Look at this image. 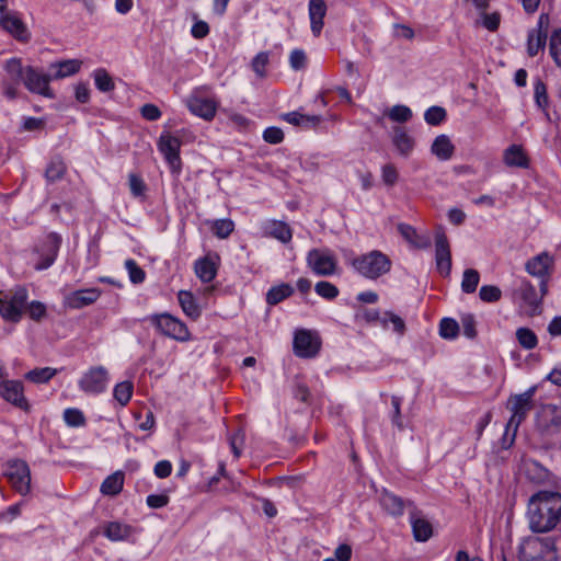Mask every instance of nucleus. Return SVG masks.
Masks as SVG:
<instances>
[{"mask_svg": "<svg viewBox=\"0 0 561 561\" xmlns=\"http://www.w3.org/2000/svg\"><path fill=\"white\" fill-rule=\"evenodd\" d=\"M561 517V494L559 492L539 491L528 504L529 527L535 533L553 529Z\"/></svg>", "mask_w": 561, "mask_h": 561, "instance_id": "obj_1", "label": "nucleus"}, {"mask_svg": "<svg viewBox=\"0 0 561 561\" xmlns=\"http://www.w3.org/2000/svg\"><path fill=\"white\" fill-rule=\"evenodd\" d=\"M536 391L537 387L533 386L523 393L511 396L507 400L506 408L511 411L512 415L506 424L505 434L512 432L510 445L513 444L519 425L534 408L533 399Z\"/></svg>", "mask_w": 561, "mask_h": 561, "instance_id": "obj_2", "label": "nucleus"}, {"mask_svg": "<svg viewBox=\"0 0 561 561\" xmlns=\"http://www.w3.org/2000/svg\"><path fill=\"white\" fill-rule=\"evenodd\" d=\"M557 558L554 540L550 537L529 536L518 546L519 561H556Z\"/></svg>", "mask_w": 561, "mask_h": 561, "instance_id": "obj_3", "label": "nucleus"}, {"mask_svg": "<svg viewBox=\"0 0 561 561\" xmlns=\"http://www.w3.org/2000/svg\"><path fill=\"white\" fill-rule=\"evenodd\" d=\"M351 265L362 276L377 279L391 270V260L378 250H373L352 260Z\"/></svg>", "mask_w": 561, "mask_h": 561, "instance_id": "obj_4", "label": "nucleus"}, {"mask_svg": "<svg viewBox=\"0 0 561 561\" xmlns=\"http://www.w3.org/2000/svg\"><path fill=\"white\" fill-rule=\"evenodd\" d=\"M147 320L164 336L180 342L191 340V333L186 324L168 312L151 314Z\"/></svg>", "mask_w": 561, "mask_h": 561, "instance_id": "obj_5", "label": "nucleus"}, {"mask_svg": "<svg viewBox=\"0 0 561 561\" xmlns=\"http://www.w3.org/2000/svg\"><path fill=\"white\" fill-rule=\"evenodd\" d=\"M308 267L317 276H332L337 270V259L330 249H311L306 257Z\"/></svg>", "mask_w": 561, "mask_h": 561, "instance_id": "obj_6", "label": "nucleus"}, {"mask_svg": "<svg viewBox=\"0 0 561 561\" xmlns=\"http://www.w3.org/2000/svg\"><path fill=\"white\" fill-rule=\"evenodd\" d=\"M27 290L24 287H16L10 295L0 297V314L11 322H19L27 300Z\"/></svg>", "mask_w": 561, "mask_h": 561, "instance_id": "obj_7", "label": "nucleus"}, {"mask_svg": "<svg viewBox=\"0 0 561 561\" xmlns=\"http://www.w3.org/2000/svg\"><path fill=\"white\" fill-rule=\"evenodd\" d=\"M61 237L56 232L48 233L43 242L36 247L34 268L36 271H44L50 267L58 254Z\"/></svg>", "mask_w": 561, "mask_h": 561, "instance_id": "obj_8", "label": "nucleus"}, {"mask_svg": "<svg viewBox=\"0 0 561 561\" xmlns=\"http://www.w3.org/2000/svg\"><path fill=\"white\" fill-rule=\"evenodd\" d=\"M108 380V370L104 366H93L82 375L78 385L85 393L99 394L106 390Z\"/></svg>", "mask_w": 561, "mask_h": 561, "instance_id": "obj_9", "label": "nucleus"}, {"mask_svg": "<svg viewBox=\"0 0 561 561\" xmlns=\"http://www.w3.org/2000/svg\"><path fill=\"white\" fill-rule=\"evenodd\" d=\"M181 141L178 137L172 136L170 133H162L158 140V149L163 154L168 162L171 172L180 174L182 162L180 158Z\"/></svg>", "mask_w": 561, "mask_h": 561, "instance_id": "obj_10", "label": "nucleus"}, {"mask_svg": "<svg viewBox=\"0 0 561 561\" xmlns=\"http://www.w3.org/2000/svg\"><path fill=\"white\" fill-rule=\"evenodd\" d=\"M5 476L16 492L26 495L31 489V473L24 460L15 459L8 462Z\"/></svg>", "mask_w": 561, "mask_h": 561, "instance_id": "obj_11", "label": "nucleus"}, {"mask_svg": "<svg viewBox=\"0 0 561 561\" xmlns=\"http://www.w3.org/2000/svg\"><path fill=\"white\" fill-rule=\"evenodd\" d=\"M50 81V73H44L35 67L26 66V75L23 84L31 93L55 99L56 95L49 87Z\"/></svg>", "mask_w": 561, "mask_h": 561, "instance_id": "obj_12", "label": "nucleus"}, {"mask_svg": "<svg viewBox=\"0 0 561 561\" xmlns=\"http://www.w3.org/2000/svg\"><path fill=\"white\" fill-rule=\"evenodd\" d=\"M0 397L25 412L31 408L24 396V385L21 380L5 379L0 382Z\"/></svg>", "mask_w": 561, "mask_h": 561, "instance_id": "obj_13", "label": "nucleus"}, {"mask_svg": "<svg viewBox=\"0 0 561 561\" xmlns=\"http://www.w3.org/2000/svg\"><path fill=\"white\" fill-rule=\"evenodd\" d=\"M540 291L541 294L538 295L534 285L526 278L517 279L514 284V293L518 295L523 301L533 309L534 312L539 309L542 297L547 293V280L540 282Z\"/></svg>", "mask_w": 561, "mask_h": 561, "instance_id": "obj_14", "label": "nucleus"}, {"mask_svg": "<svg viewBox=\"0 0 561 561\" xmlns=\"http://www.w3.org/2000/svg\"><path fill=\"white\" fill-rule=\"evenodd\" d=\"M190 112L205 121H211L217 112L218 103L210 98H203L195 90L186 100Z\"/></svg>", "mask_w": 561, "mask_h": 561, "instance_id": "obj_15", "label": "nucleus"}, {"mask_svg": "<svg viewBox=\"0 0 561 561\" xmlns=\"http://www.w3.org/2000/svg\"><path fill=\"white\" fill-rule=\"evenodd\" d=\"M320 350V342L309 330H298L294 337V352L304 358L314 357Z\"/></svg>", "mask_w": 561, "mask_h": 561, "instance_id": "obj_16", "label": "nucleus"}, {"mask_svg": "<svg viewBox=\"0 0 561 561\" xmlns=\"http://www.w3.org/2000/svg\"><path fill=\"white\" fill-rule=\"evenodd\" d=\"M435 262L438 272L448 276L451 271V253L448 239L443 230L435 234Z\"/></svg>", "mask_w": 561, "mask_h": 561, "instance_id": "obj_17", "label": "nucleus"}, {"mask_svg": "<svg viewBox=\"0 0 561 561\" xmlns=\"http://www.w3.org/2000/svg\"><path fill=\"white\" fill-rule=\"evenodd\" d=\"M101 296V289L96 287L78 289L64 296L62 304L69 309H81L94 304Z\"/></svg>", "mask_w": 561, "mask_h": 561, "instance_id": "obj_18", "label": "nucleus"}, {"mask_svg": "<svg viewBox=\"0 0 561 561\" xmlns=\"http://www.w3.org/2000/svg\"><path fill=\"white\" fill-rule=\"evenodd\" d=\"M0 25L19 41H27L30 37L22 20L15 14L7 12V9L2 10L0 13Z\"/></svg>", "mask_w": 561, "mask_h": 561, "instance_id": "obj_19", "label": "nucleus"}, {"mask_svg": "<svg viewBox=\"0 0 561 561\" xmlns=\"http://www.w3.org/2000/svg\"><path fill=\"white\" fill-rule=\"evenodd\" d=\"M552 263V257L547 252H542L528 260L525 267L530 275L539 277L541 280H546Z\"/></svg>", "mask_w": 561, "mask_h": 561, "instance_id": "obj_20", "label": "nucleus"}, {"mask_svg": "<svg viewBox=\"0 0 561 561\" xmlns=\"http://www.w3.org/2000/svg\"><path fill=\"white\" fill-rule=\"evenodd\" d=\"M82 61L79 59H66L49 65L51 80H59L78 73Z\"/></svg>", "mask_w": 561, "mask_h": 561, "instance_id": "obj_21", "label": "nucleus"}, {"mask_svg": "<svg viewBox=\"0 0 561 561\" xmlns=\"http://www.w3.org/2000/svg\"><path fill=\"white\" fill-rule=\"evenodd\" d=\"M310 27L314 36H319L323 28V19L327 14L324 0H310L308 5Z\"/></svg>", "mask_w": 561, "mask_h": 561, "instance_id": "obj_22", "label": "nucleus"}, {"mask_svg": "<svg viewBox=\"0 0 561 561\" xmlns=\"http://www.w3.org/2000/svg\"><path fill=\"white\" fill-rule=\"evenodd\" d=\"M399 233L409 242L413 248L427 249L432 244V240L427 234H420L414 227L408 224H399L397 227Z\"/></svg>", "mask_w": 561, "mask_h": 561, "instance_id": "obj_23", "label": "nucleus"}, {"mask_svg": "<svg viewBox=\"0 0 561 561\" xmlns=\"http://www.w3.org/2000/svg\"><path fill=\"white\" fill-rule=\"evenodd\" d=\"M503 161L510 168L527 169L529 158L520 145H511L504 150Z\"/></svg>", "mask_w": 561, "mask_h": 561, "instance_id": "obj_24", "label": "nucleus"}, {"mask_svg": "<svg viewBox=\"0 0 561 561\" xmlns=\"http://www.w3.org/2000/svg\"><path fill=\"white\" fill-rule=\"evenodd\" d=\"M133 534L134 528L121 522H108L103 527V535L111 541L127 540Z\"/></svg>", "mask_w": 561, "mask_h": 561, "instance_id": "obj_25", "label": "nucleus"}, {"mask_svg": "<svg viewBox=\"0 0 561 561\" xmlns=\"http://www.w3.org/2000/svg\"><path fill=\"white\" fill-rule=\"evenodd\" d=\"M392 144L401 156L408 157L413 151L415 141L404 128L394 127Z\"/></svg>", "mask_w": 561, "mask_h": 561, "instance_id": "obj_26", "label": "nucleus"}, {"mask_svg": "<svg viewBox=\"0 0 561 561\" xmlns=\"http://www.w3.org/2000/svg\"><path fill=\"white\" fill-rule=\"evenodd\" d=\"M381 507L393 516H400L404 511V501L396 494L383 490L379 499Z\"/></svg>", "mask_w": 561, "mask_h": 561, "instance_id": "obj_27", "label": "nucleus"}, {"mask_svg": "<svg viewBox=\"0 0 561 561\" xmlns=\"http://www.w3.org/2000/svg\"><path fill=\"white\" fill-rule=\"evenodd\" d=\"M455 147L446 135L437 136L431 147V151L439 160H449L454 154Z\"/></svg>", "mask_w": 561, "mask_h": 561, "instance_id": "obj_28", "label": "nucleus"}, {"mask_svg": "<svg viewBox=\"0 0 561 561\" xmlns=\"http://www.w3.org/2000/svg\"><path fill=\"white\" fill-rule=\"evenodd\" d=\"M178 300L183 312L191 319L196 320L201 317V308L196 304V299L191 291L180 290Z\"/></svg>", "mask_w": 561, "mask_h": 561, "instance_id": "obj_29", "label": "nucleus"}, {"mask_svg": "<svg viewBox=\"0 0 561 561\" xmlns=\"http://www.w3.org/2000/svg\"><path fill=\"white\" fill-rule=\"evenodd\" d=\"M282 118L291 125L302 127H314L322 121L320 115H306L297 111L286 113Z\"/></svg>", "mask_w": 561, "mask_h": 561, "instance_id": "obj_30", "label": "nucleus"}, {"mask_svg": "<svg viewBox=\"0 0 561 561\" xmlns=\"http://www.w3.org/2000/svg\"><path fill=\"white\" fill-rule=\"evenodd\" d=\"M196 276L203 283L211 282L217 275V268L215 263L209 257H203L195 262L194 265Z\"/></svg>", "mask_w": 561, "mask_h": 561, "instance_id": "obj_31", "label": "nucleus"}, {"mask_svg": "<svg viewBox=\"0 0 561 561\" xmlns=\"http://www.w3.org/2000/svg\"><path fill=\"white\" fill-rule=\"evenodd\" d=\"M294 287L290 284L282 283L271 287L266 293V302L275 306L294 294Z\"/></svg>", "mask_w": 561, "mask_h": 561, "instance_id": "obj_32", "label": "nucleus"}, {"mask_svg": "<svg viewBox=\"0 0 561 561\" xmlns=\"http://www.w3.org/2000/svg\"><path fill=\"white\" fill-rule=\"evenodd\" d=\"M124 485V473L116 471L110 474L101 484L100 491L104 495H117Z\"/></svg>", "mask_w": 561, "mask_h": 561, "instance_id": "obj_33", "label": "nucleus"}, {"mask_svg": "<svg viewBox=\"0 0 561 561\" xmlns=\"http://www.w3.org/2000/svg\"><path fill=\"white\" fill-rule=\"evenodd\" d=\"M266 231L270 236L279 240L283 243H288L293 238L290 227L284 221H270L266 226Z\"/></svg>", "mask_w": 561, "mask_h": 561, "instance_id": "obj_34", "label": "nucleus"}, {"mask_svg": "<svg viewBox=\"0 0 561 561\" xmlns=\"http://www.w3.org/2000/svg\"><path fill=\"white\" fill-rule=\"evenodd\" d=\"M547 38V34L541 31H529L527 36L528 56L535 57L540 50H543Z\"/></svg>", "mask_w": 561, "mask_h": 561, "instance_id": "obj_35", "label": "nucleus"}, {"mask_svg": "<svg viewBox=\"0 0 561 561\" xmlns=\"http://www.w3.org/2000/svg\"><path fill=\"white\" fill-rule=\"evenodd\" d=\"M4 70L11 81H13L16 84L21 82L23 83L26 75V67L22 65L21 59L11 58L7 60L4 65Z\"/></svg>", "mask_w": 561, "mask_h": 561, "instance_id": "obj_36", "label": "nucleus"}, {"mask_svg": "<svg viewBox=\"0 0 561 561\" xmlns=\"http://www.w3.org/2000/svg\"><path fill=\"white\" fill-rule=\"evenodd\" d=\"M57 374L56 368L51 367H42V368H34L30 371H27L24 377L26 380L34 382V383H47L50 379H53Z\"/></svg>", "mask_w": 561, "mask_h": 561, "instance_id": "obj_37", "label": "nucleus"}, {"mask_svg": "<svg viewBox=\"0 0 561 561\" xmlns=\"http://www.w3.org/2000/svg\"><path fill=\"white\" fill-rule=\"evenodd\" d=\"M92 77L96 89L101 92H111L115 89L113 78L110 76L106 69L98 68L93 71Z\"/></svg>", "mask_w": 561, "mask_h": 561, "instance_id": "obj_38", "label": "nucleus"}, {"mask_svg": "<svg viewBox=\"0 0 561 561\" xmlns=\"http://www.w3.org/2000/svg\"><path fill=\"white\" fill-rule=\"evenodd\" d=\"M413 535L417 541H426L433 534L432 525L423 518H411Z\"/></svg>", "mask_w": 561, "mask_h": 561, "instance_id": "obj_39", "label": "nucleus"}, {"mask_svg": "<svg viewBox=\"0 0 561 561\" xmlns=\"http://www.w3.org/2000/svg\"><path fill=\"white\" fill-rule=\"evenodd\" d=\"M66 170L67 168L64 161L60 158H54L46 168L45 178L47 182L54 183L65 175Z\"/></svg>", "mask_w": 561, "mask_h": 561, "instance_id": "obj_40", "label": "nucleus"}, {"mask_svg": "<svg viewBox=\"0 0 561 561\" xmlns=\"http://www.w3.org/2000/svg\"><path fill=\"white\" fill-rule=\"evenodd\" d=\"M515 334L519 345L524 350L530 351L537 347L538 337L533 330L523 327L518 328Z\"/></svg>", "mask_w": 561, "mask_h": 561, "instance_id": "obj_41", "label": "nucleus"}, {"mask_svg": "<svg viewBox=\"0 0 561 561\" xmlns=\"http://www.w3.org/2000/svg\"><path fill=\"white\" fill-rule=\"evenodd\" d=\"M134 385L131 381L118 382L113 390L114 399L121 404L126 405L133 396Z\"/></svg>", "mask_w": 561, "mask_h": 561, "instance_id": "obj_42", "label": "nucleus"}, {"mask_svg": "<svg viewBox=\"0 0 561 561\" xmlns=\"http://www.w3.org/2000/svg\"><path fill=\"white\" fill-rule=\"evenodd\" d=\"M480 275L477 270L468 268L463 272L461 280V289L466 294H472L477 290Z\"/></svg>", "mask_w": 561, "mask_h": 561, "instance_id": "obj_43", "label": "nucleus"}, {"mask_svg": "<svg viewBox=\"0 0 561 561\" xmlns=\"http://www.w3.org/2000/svg\"><path fill=\"white\" fill-rule=\"evenodd\" d=\"M549 53L554 64L561 68V28L554 30L550 35Z\"/></svg>", "mask_w": 561, "mask_h": 561, "instance_id": "obj_44", "label": "nucleus"}, {"mask_svg": "<svg viewBox=\"0 0 561 561\" xmlns=\"http://www.w3.org/2000/svg\"><path fill=\"white\" fill-rule=\"evenodd\" d=\"M270 64V53L261 51L251 61V68L256 77L262 79L266 76V66Z\"/></svg>", "mask_w": 561, "mask_h": 561, "instance_id": "obj_45", "label": "nucleus"}, {"mask_svg": "<svg viewBox=\"0 0 561 561\" xmlns=\"http://www.w3.org/2000/svg\"><path fill=\"white\" fill-rule=\"evenodd\" d=\"M234 229V224L231 219H217L213 222L211 230L219 239L228 238Z\"/></svg>", "mask_w": 561, "mask_h": 561, "instance_id": "obj_46", "label": "nucleus"}, {"mask_svg": "<svg viewBox=\"0 0 561 561\" xmlns=\"http://www.w3.org/2000/svg\"><path fill=\"white\" fill-rule=\"evenodd\" d=\"M380 323L382 324L383 328H387L388 323H391L392 330L399 335H403L405 332L404 320L390 311L385 312L383 317L380 320Z\"/></svg>", "mask_w": 561, "mask_h": 561, "instance_id": "obj_47", "label": "nucleus"}, {"mask_svg": "<svg viewBox=\"0 0 561 561\" xmlns=\"http://www.w3.org/2000/svg\"><path fill=\"white\" fill-rule=\"evenodd\" d=\"M387 116L392 122L407 123L412 118V111L405 105L398 104L388 111Z\"/></svg>", "mask_w": 561, "mask_h": 561, "instance_id": "obj_48", "label": "nucleus"}, {"mask_svg": "<svg viewBox=\"0 0 561 561\" xmlns=\"http://www.w3.org/2000/svg\"><path fill=\"white\" fill-rule=\"evenodd\" d=\"M446 110L442 106H431L425 111L424 119L428 125L437 126L446 119Z\"/></svg>", "mask_w": 561, "mask_h": 561, "instance_id": "obj_49", "label": "nucleus"}, {"mask_svg": "<svg viewBox=\"0 0 561 561\" xmlns=\"http://www.w3.org/2000/svg\"><path fill=\"white\" fill-rule=\"evenodd\" d=\"M314 290L320 297L327 300L335 299L340 293L339 288L334 284L327 280L318 282L314 286Z\"/></svg>", "mask_w": 561, "mask_h": 561, "instance_id": "obj_50", "label": "nucleus"}, {"mask_svg": "<svg viewBox=\"0 0 561 561\" xmlns=\"http://www.w3.org/2000/svg\"><path fill=\"white\" fill-rule=\"evenodd\" d=\"M459 333V324L451 318H444L439 323V334L444 339H455Z\"/></svg>", "mask_w": 561, "mask_h": 561, "instance_id": "obj_51", "label": "nucleus"}, {"mask_svg": "<svg viewBox=\"0 0 561 561\" xmlns=\"http://www.w3.org/2000/svg\"><path fill=\"white\" fill-rule=\"evenodd\" d=\"M534 96L536 104L539 108L546 111L549 104V98L547 93V87L542 80L537 79L534 84Z\"/></svg>", "mask_w": 561, "mask_h": 561, "instance_id": "obj_52", "label": "nucleus"}, {"mask_svg": "<svg viewBox=\"0 0 561 561\" xmlns=\"http://www.w3.org/2000/svg\"><path fill=\"white\" fill-rule=\"evenodd\" d=\"M64 420L67 425L72 427L82 426L85 423L83 413L75 408H69L64 411Z\"/></svg>", "mask_w": 561, "mask_h": 561, "instance_id": "obj_53", "label": "nucleus"}, {"mask_svg": "<svg viewBox=\"0 0 561 561\" xmlns=\"http://www.w3.org/2000/svg\"><path fill=\"white\" fill-rule=\"evenodd\" d=\"M125 267L128 272L129 279L134 284H140L145 280V271L136 263L135 260L129 259L125 262Z\"/></svg>", "mask_w": 561, "mask_h": 561, "instance_id": "obj_54", "label": "nucleus"}, {"mask_svg": "<svg viewBox=\"0 0 561 561\" xmlns=\"http://www.w3.org/2000/svg\"><path fill=\"white\" fill-rule=\"evenodd\" d=\"M502 291L497 286L484 285L480 288L479 297L484 302H495L501 299Z\"/></svg>", "mask_w": 561, "mask_h": 561, "instance_id": "obj_55", "label": "nucleus"}, {"mask_svg": "<svg viewBox=\"0 0 561 561\" xmlns=\"http://www.w3.org/2000/svg\"><path fill=\"white\" fill-rule=\"evenodd\" d=\"M128 181H129V188H130L133 196H135V197L144 196V194L146 192V184H145L144 180L139 175H137L135 173H130L128 176Z\"/></svg>", "mask_w": 561, "mask_h": 561, "instance_id": "obj_56", "label": "nucleus"}, {"mask_svg": "<svg viewBox=\"0 0 561 561\" xmlns=\"http://www.w3.org/2000/svg\"><path fill=\"white\" fill-rule=\"evenodd\" d=\"M264 141L277 145L284 140V133L279 127L271 126L263 131Z\"/></svg>", "mask_w": 561, "mask_h": 561, "instance_id": "obj_57", "label": "nucleus"}, {"mask_svg": "<svg viewBox=\"0 0 561 561\" xmlns=\"http://www.w3.org/2000/svg\"><path fill=\"white\" fill-rule=\"evenodd\" d=\"M289 64L294 70H300L306 67L307 56L302 49H294L289 56Z\"/></svg>", "mask_w": 561, "mask_h": 561, "instance_id": "obj_58", "label": "nucleus"}, {"mask_svg": "<svg viewBox=\"0 0 561 561\" xmlns=\"http://www.w3.org/2000/svg\"><path fill=\"white\" fill-rule=\"evenodd\" d=\"M382 181L388 186H393L399 178L398 171L393 164H386L381 170Z\"/></svg>", "mask_w": 561, "mask_h": 561, "instance_id": "obj_59", "label": "nucleus"}, {"mask_svg": "<svg viewBox=\"0 0 561 561\" xmlns=\"http://www.w3.org/2000/svg\"><path fill=\"white\" fill-rule=\"evenodd\" d=\"M391 405L393 408V412L391 415V422L393 425H396L399 430H403V423L401 419V398L397 396L391 397Z\"/></svg>", "mask_w": 561, "mask_h": 561, "instance_id": "obj_60", "label": "nucleus"}, {"mask_svg": "<svg viewBox=\"0 0 561 561\" xmlns=\"http://www.w3.org/2000/svg\"><path fill=\"white\" fill-rule=\"evenodd\" d=\"M461 324H462V332L467 337H469V339L476 337V335H477L476 320L472 314H466L465 317H462Z\"/></svg>", "mask_w": 561, "mask_h": 561, "instance_id": "obj_61", "label": "nucleus"}, {"mask_svg": "<svg viewBox=\"0 0 561 561\" xmlns=\"http://www.w3.org/2000/svg\"><path fill=\"white\" fill-rule=\"evenodd\" d=\"M141 116L150 122L157 121L161 117V111L154 104L147 103L140 108Z\"/></svg>", "mask_w": 561, "mask_h": 561, "instance_id": "obj_62", "label": "nucleus"}, {"mask_svg": "<svg viewBox=\"0 0 561 561\" xmlns=\"http://www.w3.org/2000/svg\"><path fill=\"white\" fill-rule=\"evenodd\" d=\"M27 312L33 320L39 321L46 314V307L44 304L35 300L28 305Z\"/></svg>", "mask_w": 561, "mask_h": 561, "instance_id": "obj_63", "label": "nucleus"}, {"mask_svg": "<svg viewBox=\"0 0 561 561\" xmlns=\"http://www.w3.org/2000/svg\"><path fill=\"white\" fill-rule=\"evenodd\" d=\"M76 100L80 103H88L90 100V89L87 82H80L75 87Z\"/></svg>", "mask_w": 561, "mask_h": 561, "instance_id": "obj_64", "label": "nucleus"}]
</instances>
